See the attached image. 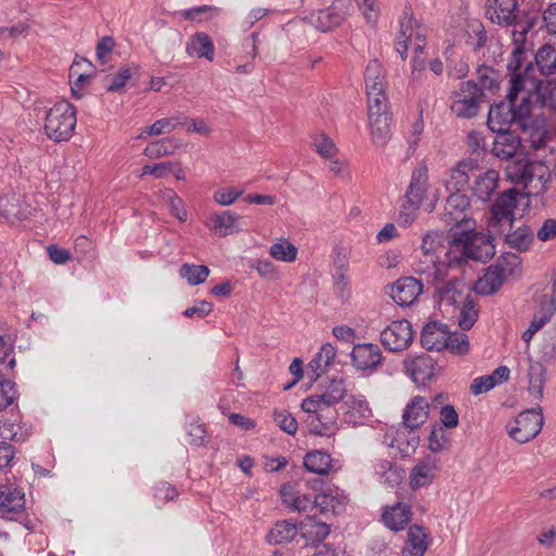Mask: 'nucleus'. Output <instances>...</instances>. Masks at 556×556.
I'll return each mask as SVG.
<instances>
[{
    "mask_svg": "<svg viewBox=\"0 0 556 556\" xmlns=\"http://www.w3.org/2000/svg\"><path fill=\"white\" fill-rule=\"evenodd\" d=\"M513 33L514 42L517 45L510 53L507 62L509 79V98L516 93H531L535 99L544 98L542 84L535 80V67L532 61L528 60V51L523 46L526 35L532 28L531 23H517Z\"/></svg>",
    "mask_w": 556,
    "mask_h": 556,
    "instance_id": "obj_1",
    "label": "nucleus"
},
{
    "mask_svg": "<svg viewBox=\"0 0 556 556\" xmlns=\"http://www.w3.org/2000/svg\"><path fill=\"white\" fill-rule=\"evenodd\" d=\"M535 102V96L531 93H516L509 98L507 93L506 101L502 100L490 106L488 114V127L491 131L510 129L511 125H517L522 131L532 129L535 121L531 114Z\"/></svg>",
    "mask_w": 556,
    "mask_h": 556,
    "instance_id": "obj_2",
    "label": "nucleus"
},
{
    "mask_svg": "<svg viewBox=\"0 0 556 556\" xmlns=\"http://www.w3.org/2000/svg\"><path fill=\"white\" fill-rule=\"evenodd\" d=\"M450 244L452 248L460 249V256H453V251L446 252L450 264H458L466 258L485 263L495 254L493 238L482 232H477L475 228L453 230Z\"/></svg>",
    "mask_w": 556,
    "mask_h": 556,
    "instance_id": "obj_3",
    "label": "nucleus"
},
{
    "mask_svg": "<svg viewBox=\"0 0 556 556\" xmlns=\"http://www.w3.org/2000/svg\"><path fill=\"white\" fill-rule=\"evenodd\" d=\"M535 73L539 72L541 78L535 76V80L542 84V93L545 97L535 99L538 106L555 105L556 103V49L545 43L539 48L532 61Z\"/></svg>",
    "mask_w": 556,
    "mask_h": 556,
    "instance_id": "obj_4",
    "label": "nucleus"
},
{
    "mask_svg": "<svg viewBox=\"0 0 556 556\" xmlns=\"http://www.w3.org/2000/svg\"><path fill=\"white\" fill-rule=\"evenodd\" d=\"M76 123V108L67 100L59 101L45 111L46 135L55 142L70 140Z\"/></svg>",
    "mask_w": 556,
    "mask_h": 556,
    "instance_id": "obj_5",
    "label": "nucleus"
},
{
    "mask_svg": "<svg viewBox=\"0 0 556 556\" xmlns=\"http://www.w3.org/2000/svg\"><path fill=\"white\" fill-rule=\"evenodd\" d=\"M429 187L428 167L419 163L413 170L409 185L405 192V202L402 205L400 218L404 224H409L415 218L416 211L426 198Z\"/></svg>",
    "mask_w": 556,
    "mask_h": 556,
    "instance_id": "obj_6",
    "label": "nucleus"
},
{
    "mask_svg": "<svg viewBox=\"0 0 556 556\" xmlns=\"http://www.w3.org/2000/svg\"><path fill=\"white\" fill-rule=\"evenodd\" d=\"M470 199L462 192H453L446 199L441 219L450 226L448 240L453 230L475 228L476 222L469 217Z\"/></svg>",
    "mask_w": 556,
    "mask_h": 556,
    "instance_id": "obj_7",
    "label": "nucleus"
},
{
    "mask_svg": "<svg viewBox=\"0 0 556 556\" xmlns=\"http://www.w3.org/2000/svg\"><path fill=\"white\" fill-rule=\"evenodd\" d=\"M518 191L511 188L497 197L490 207L491 217L488 226L491 231L504 233L506 226L513 228L516 220L515 208L518 203Z\"/></svg>",
    "mask_w": 556,
    "mask_h": 556,
    "instance_id": "obj_8",
    "label": "nucleus"
},
{
    "mask_svg": "<svg viewBox=\"0 0 556 556\" xmlns=\"http://www.w3.org/2000/svg\"><path fill=\"white\" fill-rule=\"evenodd\" d=\"M484 97V92L475 80L463 81L459 90L453 92L451 110L457 117L472 118L478 115Z\"/></svg>",
    "mask_w": 556,
    "mask_h": 556,
    "instance_id": "obj_9",
    "label": "nucleus"
},
{
    "mask_svg": "<svg viewBox=\"0 0 556 556\" xmlns=\"http://www.w3.org/2000/svg\"><path fill=\"white\" fill-rule=\"evenodd\" d=\"M542 407L526 409L515 419L508 428L509 437L518 443H527L534 439L543 427Z\"/></svg>",
    "mask_w": 556,
    "mask_h": 556,
    "instance_id": "obj_10",
    "label": "nucleus"
},
{
    "mask_svg": "<svg viewBox=\"0 0 556 556\" xmlns=\"http://www.w3.org/2000/svg\"><path fill=\"white\" fill-rule=\"evenodd\" d=\"M351 9V0H334L328 8L311 14L312 24L323 33L330 31L345 21Z\"/></svg>",
    "mask_w": 556,
    "mask_h": 556,
    "instance_id": "obj_11",
    "label": "nucleus"
},
{
    "mask_svg": "<svg viewBox=\"0 0 556 556\" xmlns=\"http://www.w3.org/2000/svg\"><path fill=\"white\" fill-rule=\"evenodd\" d=\"M414 331L407 319L394 320L380 333L382 345L391 352L406 350L413 341Z\"/></svg>",
    "mask_w": 556,
    "mask_h": 556,
    "instance_id": "obj_12",
    "label": "nucleus"
},
{
    "mask_svg": "<svg viewBox=\"0 0 556 556\" xmlns=\"http://www.w3.org/2000/svg\"><path fill=\"white\" fill-rule=\"evenodd\" d=\"M383 361L382 352L377 344L357 343L351 352V363L357 371L364 376H371L377 372Z\"/></svg>",
    "mask_w": 556,
    "mask_h": 556,
    "instance_id": "obj_13",
    "label": "nucleus"
},
{
    "mask_svg": "<svg viewBox=\"0 0 556 556\" xmlns=\"http://www.w3.org/2000/svg\"><path fill=\"white\" fill-rule=\"evenodd\" d=\"M16 365L14 352L0 361V412L11 406L17 397L15 383L9 379V372Z\"/></svg>",
    "mask_w": 556,
    "mask_h": 556,
    "instance_id": "obj_14",
    "label": "nucleus"
},
{
    "mask_svg": "<svg viewBox=\"0 0 556 556\" xmlns=\"http://www.w3.org/2000/svg\"><path fill=\"white\" fill-rule=\"evenodd\" d=\"M479 172L478 163L475 160H462L450 170L445 180V187L451 193L462 192L469 184L475 173Z\"/></svg>",
    "mask_w": 556,
    "mask_h": 556,
    "instance_id": "obj_15",
    "label": "nucleus"
},
{
    "mask_svg": "<svg viewBox=\"0 0 556 556\" xmlns=\"http://www.w3.org/2000/svg\"><path fill=\"white\" fill-rule=\"evenodd\" d=\"M403 364L406 374L417 386H426L434 375V361L429 355L408 357Z\"/></svg>",
    "mask_w": 556,
    "mask_h": 556,
    "instance_id": "obj_16",
    "label": "nucleus"
},
{
    "mask_svg": "<svg viewBox=\"0 0 556 556\" xmlns=\"http://www.w3.org/2000/svg\"><path fill=\"white\" fill-rule=\"evenodd\" d=\"M448 332L447 325L439 320H431L421 330L420 343L427 351L440 352L447 345Z\"/></svg>",
    "mask_w": 556,
    "mask_h": 556,
    "instance_id": "obj_17",
    "label": "nucleus"
},
{
    "mask_svg": "<svg viewBox=\"0 0 556 556\" xmlns=\"http://www.w3.org/2000/svg\"><path fill=\"white\" fill-rule=\"evenodd\" d=\"M517 0H488L486 17L500 26H509L516 22Z\"/></svg>",
    "mask_w": 556,
    "mask_h": 556,
    "instance_id": "obj_18",
    "label": "nucleus"
},
{
    "mask_svg": "<svg viewBox=\"0 0 556 556\" xmlns=\"http://www.w3.org/2000/svg\"><path fill=\"white\" fill-rule=\"evenodd\" d=\"M422 292L421 282L414 277H402L391 286L390 295L400 306L410 305Z\"/></svg>",
    "mask_w": 556,
    "mask_h": 556,
    "instance_id": "obj_19",
    "label": "nucleus"
},
{
    "mask_svg": "<svg viewBox=\"0 0 556 556\" xmlns=\"http://www.w3.org/2000/svg\"><path fill=\"white\" fill-rule=\"evenodd\" d=\"M429 403L420 395L414 396L405 406L403 412V424L410 430L420 428L428 419Z\"/></svg>",
    "mask_w": 556,
    "mask_h": 556,
    "instance_id": "obj_20",
    "label": "nucleus"
},
{
    "mask_svg": "<svg viewBox=\"0 0 556 556\" xmlns=\"http://www.w3.org/2000/svg\"><path fill=\"white\" fill-rule=\"evenodd\" d=\"M493 140L492 154L501 160L514 157L520 147V138L510 129L497 130Z\"/></svg>",
    "mask_w": 556,
    "mask_h": 556,
    "instance_id": "obj_21",
    "label": "nucleus"
},
{
    "mask_svg": "<svg viewBox=\"0 0 556 556\" xmlns=\"http://www.w3.org/2000/svg\"><path fill=\"white\" fill-rule=\"evenodd\" d=\"M410 519V506L403 502H397L396 504L384 508L382 513L383 523L387 528L395 532L405 529Z\"/></svg>",
    "mask_w": 556,
    "mask_h": 556,
    "instance_id": "obj_22",
    "label": "nucleus"
},
{
    "mask_svg": "<svg viewBox=\"0 0 556 556\" xmlns=\"http://www.w3.org/2000/svg\"><path fill=\"white\" fill-rule=\"evenodd\" d=\"M475 180L471 187L472 194L480 201H489L497 188L500 175L494 169L477 172L473 175Z\"/></svg>",
    "mask_w": 556,
    "mask_h": 556,
    "instance_id": "obj_23",
    "label": "nucleus"
},
{
    "mask_svg": "<svg viewBox=\"0 0 556 556\" xmlns=\"http://www.w3.org/2000/svg\"><path fill=\"white\" fill-rule=\"evenodd\" d=\"M429 534L419 525H413L407 531L406 546L403 556H424L430 545Z\"/></svg>",
    "mask_w": 556,
    "mask_h": 556,
    "instance_id": "obj_24",
    "label": "nucleus"
},
{
    "mask_svg": "<svg viewBox=\"0 0 556 556\" xmlns=\"http://www.w3.org/2000/svg\"><path fill=\"white\" fill-rule=\"evenodd\" d=\"M240 216L231 211L213 213L208 219V226L219 237L237 233L241 230L239 226Z\"/></svg>",
    "mask_w": 556,
    "mask_h": 556,
    "instance_id": "obj_25",
    "label": "nucleus"
},
{
    "mask_svg": "<svg viewBox=\"0 0 556 556\" xmlns=\"http://www.w3.org/2000/svg\"><path fill=\"white\" fill-rule=\"evenodd\" d=\"M186 52L190 56L203 58L212 62L215 53L214 42L206 33H195L188 40Z\"/></svg>",
    "mask_w": 556,
    "mask_h": 556,
    "instance_id": "obj_26",
    "label": "nucleus"
},
{
    "mask_svg": "<svg viewBox=\"0 0 556 556\" xmlns=\"http://www.w3.org/2000/svg\"><path fill=\"white\" fill-rule=\"evenodd\" d=\"M465 283L459 279H452L440 282L435 286V293L440 302L448 305L458 306L466 294H464Z\"/></svg>",
    "mask_w": 556,
    "mask_h": 556,
    "instance_id": "obj_27",
    "label": "nucleus"
},
{
    "mask_svg": "<svg viewBox=\"0 0 556 556\" xmlns=\"http://www.w3.org/2000/svg\"><path fill=\"white\" fill-rule=\"evenodd\" d=\"M506 276L502 273L498 266L491 265L484 276L480 278L475 287L478 294L491 295L501 289L505 281Z\"/></svg>",
    "mask_w": 556,
    "mask_h": 556,
    "instance_id": "obj_28",
    "label": "nucleus"
},
{
    "mask_svg": "<svg viewBox=\"0 0 556 556\" xmlns=\"http://www.w3.org/2000/svg\"><path fill=\"white\" fill-rule=\"evenodd\" d=\"M302 536L313 545L321 544L330 533V526L307 517L300 526Z\"/></svg>",
    "mask_w": 556,
    "mask_h": 556,
    "instance_id": "obj_29",
    "label": "nucleus"
},
{
    "mask_svg": "<svg viewBox=\"0 0 556 556\" xmlns=\"http://www.w3.org/2000/svg\"><path fill=\"white\" fill-rule=\"evenodd\" d=\"M435 464L430 459L419 462L410 471L409 485L413 490H418L430 484L435 476Z\"/></svg>",
    "mask_w": 556,
    "mask_h": 556,
    "instance_id": "obj_30",
    "label": "nucleus"
},
{
    "mask_svg": "<svg viewBox=\"0 0 556 556\" xmlns=\"http://www.w3.org/2000/svg\"><path fill=\"white\" fill-rule=\"evenodd\" d=\"M368 118L372 142L376 146H384L390 136L391 115L381 113L374 115L372 113L368 115Z\"/></svg>",
    "mask_w": 556,
    "mask_h": 556,
    "instance_id": "obj_31",
    "label": "nucleus"
},
{
    "mask_svg": "<svg viewBox=\"0 0 556 556\" xmlns=\"http://www.w3.org/2000/svg\"><path fill=\"white\" fill-rule=\"evenodd\" d=\"M25 508V494L18 490L0 491V514L9 517L18 514Z\"/></svg>",
    "mask_w": 556,
    "mask_h": 556,
    "instance_id": "obj_32",
    "label": "nucleus"
},
{
    "mask_svg": "<svg viewBox=\"0 0 556 556\" xmlns=\"http://www.w3.org/2000/svg\"><path fill=\"white\" fill-rule=\"evenodd\" d=\"M504 236L505 243L519 252L529 250L533 242V231L525 224L515 230L508 227V231Z\"/></svg>",
    "mask_w": 556,
    "mask_h": 556,
    "instance_id": "obj_33",
    "label": "nucleus"
},
{
    "mask_svg": "<svg viewBox=\"0 0 556 556\" xmlns=\"http://www.w3.org/2000/svg\"><path fill=\"white\" fill-rule=\"evenodd\" d=\"M299 528L291 520L278 521L268 532L266 539L269 544L280 545L292 541L298 534Z\"/></svg>",
    "mask_w": 556,
    "mask_h": 556,
    "instance_id": "obj_34",
    "label": "nucleus"
},
{
    "mask_svg": "<svg viewBox=\"0 0 556 556\" xmlns=\"http://www.w3.org/2000/svg\"><path fill=\"white\" fill-rule=\"evenodd\" d=\"M331 462L330 454L315 450L306 453L303 466L307 471L323 476L331 469Z\"/></svg>",
    "mask_w": 556,
    "mask_h": 556,
    "instance_id": "obj_35",
    "label": "nucleus"
},
{
    "mask_svg": "<svg viewBox=\"0 0 556 556\" xmlns=\"http://www.w3.org/2000/svg\"><path fill=\"white\" fill-rule=\"evenodd\" d=\"M459 318L458 326L462 330L467 331L472 328L479 316V309L475 299L470 293H467L464 301L458 305Z\"/></svg>",
    "mask_w": 556,
    "mask_h": 556,
    "instance_id": "obj_36",
    "label": "nucleus"
},
{
    "mask_svg": "<svg viewBox=\"0 0 556 556\" xmlns=\"http://www.w3.org/2000/svg\"><path fill=\"white\" fill-rule=\"evenodd\" d=\"M179 275L186 279L190 286H199L206 281L210 276V269L205 265H194L185 263L179 268Z\"/></svg>",
    "mask_w": 556,
    "mask_h": 556,
    "instance_id": "obj_37",
    "label": "nucleus"
},
{
    "mask_svg": "<svg viewBox=\"0 0 556 556\" xmlns=\"http://www.w3.org/2000/svg\"><path fill=\"white\" fill-rule=\"evenodd\" d=\"M345 393L346 389L343 379L333 378L321 394V401H324L326 407H331L343 400Z\"/></svg>",
    "mask_w": 556,
    "mask_h": 556,
    "instance_id": "obj_38",
    "label": "nucleus"
},
{
    "mask_svg": "<svg viewBox=\"0 0 556 556\" xmlns=\"http://www.w3.org/2000/svg\"><path fill=\"white\" fill-rule=\"evenodd\" d=\"M478 74V85L483 91V89H488L490 91L496 90L500 88V78L501 75L493 67L488 65H480L477 68Z\"/></svg>",
    "mask_w": 556,
    "mask_h": 556,
    "instance_id": "obj_39",
    "label": "nucleus"
},
{
    "mask_svg": "<svg viewBox=\"0 0 556 556\" xmlns=\"http://www.w3.org/2000/svg\"><path fill=\"white\" fill-rule=\"evenodd\" d=\"M447 345L444 350H447L454 355H466L469 353L470 344L468 336L459 331H450L448 339H446Z\"/></svg>",
    "mask_w": 556,
    "mask_h": 556,
    "instance_id": "obj_40",
    "label": "nucleus"
},
{
    "mask_svg": "<svg viewBox=\"0 0 556 556\" xmlns=\"http://www.w3.org/2000/svg\"><path fill=\"white\" fill-rule=\"evenodd\" d=\"M544 367L536 363L530 366L529 369V392L535 399H541L543 396V388H544Z\"/></svg>",
    "mask_w": 556,
    "mask_h": 556,
    "instance_id": "obj_41",
    "label": "nucleus"
},
{
    "mask_svg": "<svg viewBox=\"0 0 556 556\" xmlns=\"http://www.w3.org/2000/svg\"><path fill=\"white\" fill-rule=\"evenodd\" d=\"M175 144L169 138L153 141L147 146L143 154L150 159H159L165 155H169L174 152Z\"/></svg>",
    "mask_w": 556,
    "mask_h": 556,
    "instance_id": "obj_42",
    "label": "nucleus"
},
{
    "mask_svg": "<svg viewBox=\"0 0 556 556\" xmlns=\"http://www.w3.org/2000/svg\"><path fill=\"white\" fill-rule=\"evenodd\" d=\"M270 255L282 262H293L298 255V249L290 242H277L269 249Z\"/></svg>",
    "mask_w": 556,
    "mask_h": 556,
    "instance_id": "obj_43",
    "label": "nucleus"
},
{
    "mask_svg": "<svg viewBox=\"0 0 556 556\" xmlns=\"http://www.w3.org/2000/svg\"><path fill=\"white\" fill-rule=\"evenodd\" d=\"M494 265L498 266L502 273L507 277L515 275L520 269L521 260L517 254L506 252L498 257Z\"/></svg>",
    "mask_w": 556,
    "mask_h": 556,
    "instance_id": "obj_44",
    "label": "nucleus"
},
{
    "mask_svg": "<svg viewBox=\"0 0 556 556\" xmlns=\"http://www.w3.org/2000/svg\"><path fill=\"white\" fill-rule=\"evenodd\" d=\"M218 9L212 5H200L180 12L184 20L202 22L213 17Z\"/></svg>",
    "mask_w": 556,
    "mask_h": 556,
    "instance_id": "obj_45",
    "label": "nucleus"
},
{
    "mask_svg": "<svg viewBox=\"0 0 556 556\" xmlns=\"http://www.w3.org/2000/svg\"><path fill=\"white\" fill-rule=\"evenodd\" d=\"M132 71L130 67H122L115 75L112 77L106 76L105 80H110L106 85L108 92H119L124 89L127 81L131 78Z\"/></svg>",
    "mask_w": 556,
    "mask_h": 556,
    "instance_id": "obj_46",
    "label": "nucleus"
},
{
    "mask_svg": "<svg viewBox=\"0 0 556 556\" xmlns=\"http://www.w3.org/2000/svg\"><path fill=\"white\" fill-rule=\"evenodd\" d=\"M348 404L351 408L348 414L351 418H355V420H353L354 422H357L356 418L359 419L361 422L363 419L370 416V408L365 399L351 396Z\"/></svg>",
    "mask_w": 556,
    "mask_h": 556,
    "instance_id": "obj_47",
    "label": "nucleus"
},
{
    "mask_svg": "<svg viewBox=\"0 0 556 556\" xmlns=\"http://www.w3.org/2000/svg\"><path fill=\"white\" fill-rule=\"evenodd\" d=\"M274 420L277 426L288 434H295L298 430L296 419L287 410H275Z\"/></svg>",
    "mask_w": 556,
    "mask_h": 556,
    "instance_id": "obj_48",
    "label": "nucleus"
},
{
    "mask_svg": "<svg viewBox=\"0 0 556 556\" xmlns=\"http://www.w3.org/2000/svg\"><path fill=\"white\" fill-rule=\"evenodd\" d=\"M336 422L333 417L325 416H313L309 421V431L318 435H327L329 431L334 429Z\"/></svg>",
    "mask_w": 556,
    "mask_h": 556,
    "instance_id": "obj_49",
    "label": "nucleus"
},
{
    "mask_svg": "<svg viewBox=\"0 0 556 556\" xmlns=\"http://www.w3.org/2000/svg\"><path fill=\"white\" fill-rule=\"evenodd\" d=\"M176 128V124L173 123V119L162 118L153 123L151 126L146 127L139 138H144L146 136H159L162 134H169Z\"/></svg>",
    "mask_w": 556,
    "mask_h": 556,
    "instance_id": "obj_50",
    "label": "nucleus"
},
{
    "mask_svg": "<svg viewBox=\"0 0 556 556\" xmlns=\"http://www.w3.org/2000/svg\"><path fill=\"white\" fill-rule=\"evenodd\" d=\"M189 444L195 446H204L206 444V429L203 424L198 420L190 422L187 427Z\"/></svg>",
    "mask_w": 556,
    "mask_h": 556,
    "instance_id": "obj_51",
    "label": "nucleus"
},
{
    "mask_svg": "<svg viewBox=\"0 0 556 556\" xmlns=\"http://www.w3.org/2000/svg\"><path fill=\"white\" fill-rule=\"evenodd\" d=\"M315 151L324 159H331L337 153V147L325 134L314 139Z\"/></svg>",
    "mask_w": 556,
    "mask_h": 556,
    "instance_id": "obj_52",
    "label": "nucleus"
},
{
    "mask_svg": "<svg viewBox=\"0 0 556 556\" xmlns=\"http://www.w3.org/2000/svg\"><path fill=\"white\" fill-rule=\"evenodd\" d=\"M177 166L176 162L167 161V162H161L154 165H144L142 167V176L144 175H152L155 178H164L166 177L174 167Z\"/></svg>",
    "mask_w": 556,
    "mask_h": 556,
    "instance_id": "obj_53",
    "label": "nucleus"
},
{
    "mask_svg": "<svg viewBox=\"0 0 556 556\" xmlns=\"http://www.w3.org/2000/svg\"><path fill=\"white\" fill-rule=\"evenodd\" d=\"M412 22H413V18L410 17L408 23L412 24ZM412 35H413L412 25H409V27L407 26L406 28H404V24L402 23L400 35L397 36L396 42H395V49H396L397 53L401 55L402 60H405L407 56L408 41H409Z\"/></svg>",
    "mask_w": 556,
    "mask_h": 556,
    "instance_id": "obj_54",
    "label": "nucleus"
},
{
    "mask_svg": "<svg viewBox=\"0 0 556 556\" xmlns=\"http://www.w3.org/2000/svg\"><path fill=\"white\" fill-rule=\"evenodd\" d=\"M301 407L304 412L320 417H324V410L330 408L325 406L324 401H321V394L306 397L303 400Z\"/></svg>",
    "mask_w": 556,
    "mask_h": 556,
    "instance_id": "obj_55",
    "label": "nucleus"
},
{
    "mask_svg": "<svg viewBox=\"0 0 556 556\" xmlns=\"http://www.w3.org/2000/svg\"><path fill=\"white\" fill-rule=\"evenodd\" d=\"M440 421L442 427L454 429L459 424V416L453 405L446 404L441 406L440 409Z\"/></svg>",
    "mask_w": 556,
    "mask_h": 556,
    "instance_id": "obj_56",
    "label": "nucleus"
},
{
    "mask_svg": "<svg viewBox=\"0 0 556 556\" xmlns=\"http://www.w3.org/2000/svg\"><path fill=\"white\" fill-rule=\"evenodd\" d=\"M281 497L285 504L290 505L294 510H306V504L303 503L301 496H295L293 493V489L289 484H283L281 486Z\"/></svg>",
    "mask_w": 556,
    "mask_h": 556,
    "instance_id": "obj_57",
    "label": "nucleus"
},
{
    "mask_svg": "<svg viewBox=\"0 0 556 556\" xmlns=\"http://www.w3.org/2000/svg\"><path fill=\"white\" fill-rule=\"evenodd\" d=\"M368 98V115L372 114L377 115L389 114L388 112V102L384 92H381V96L367 94Z\"/></svg>",
    "mask_w": 556,
    "mask_h": 556,
    "instance_id": "obj_58",
    "label": "nucleus"
},
{
    "mask_svg": "<svg viewBox=\"0 0 556 556\" xmlns=\"http://www.w3.org/2000/svg\"><path fill=\"white\" fill-rule=\"evenodd\" d=\"M365 85L384 79L382 65L377 60H371L364 73Z\"/></svg>",
    "mask_w": 556,
    "mask_h": 556,
    "instance_id": "obj_59",
    "label": "nucleus"
},
{
    "mask_svg": "<svg viewBox=\"0 0 556 556\" xmlns=\"http://www.w3.org/2000/svg\"><path fill=\"white\" fill-rule=\"evenodd\" d=\"M243 193L242 190H236L233 188L230 189H219L214 192L213 199L219 205H230L236 202V200Z\"/></svg>",
    "mask_w": 556,
    "mask_h": 556,
    "instance_id": "obj_60",
    "label": "nucleus"
},
{
    "mask_svg": "<svg viewBox=\"0 0 556 556\" xmlns=\"http://www.w3.org/2000/svg\"><path fill=\"white\" fill-rule=\"evenodd\" d=\"M447 442V437L443 427L433 428L429 435V448L433 453L441 452Z\"/></svg>",
    "mask_w": 556,
    "mask_h": 556,
    "instance_id": "obj_61",
    "label": "nucleus"
},
{
    "mask_svg": "<svg viewBox=\"0 0 556 556\" xmlns=\"http://www.w3.org/2000/svg\"><path fill=\"white\" fill-rule=\"evenodd\" d=\"M495 387V382L490 375L480 376L473 379L470 386V392L475 395H479L489 392Z\"/></svg>",
    "mask_w": 556,
    "mask_h": 556,
    "instance_id": "obj_62",
    "label": "nucleus"
},
{
    "mask_svg": "<svg viewBox=\"0 0 556 556\" xmlns=\"http://www.w3.org/2000/svg\"><path fill=\"white\" fill-rule=\"evenodd\" d=\"M178 496L174 485L166 481H161L154 486V497L163 501H173Z\"/></svg>",
    "mask_w": 556,
    "mask_h": 556,
    "instance_id": "obj_63",
    "label": "nucleus"
},
{
    "mask_svg": "<svg viewBox=\"0 0 556 556\" xmlns=\"http://www.w3.org/2000/svg\"><path fill=\"white\" fill-rule=\"evenodd\" d=\"M540 241L546 242L556 238V218H547L536 232Z\"/></svg>",
    "mask_w": 556,
    "mask_h": 556,
    "instance_id": "obj_64",
    "label": "nucleus"
}]
</instances>
